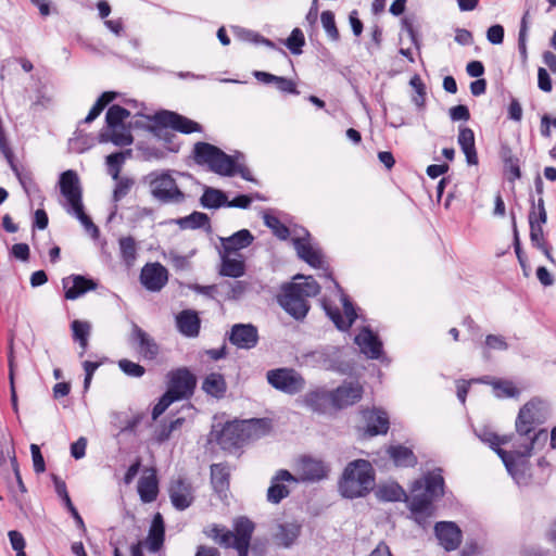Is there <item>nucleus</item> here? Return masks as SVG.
<instances>
[{
	"instance_id": "nucleus-1",
	"label": "nucleus",
	"mask_w": 556,
	"mask_h": 556,
	"mask_svg": "<svg viewBox=\"0 0 556 556\" xmlns=\"http://www.w3.org/2000/svg\"><path fill=\"white\" fill-rule=\"evenodd\" d=\"M192 156L198 165L206 166L208 170L219 176L230 177L239 174L248 181L253 180L251 170L245 165L237 164L232 156L212 143L203 141L194 143Z\"/></svg>"
},
{
	"instance_id": "nucleus-2",
	"label": "nucleus",
	"mask_w": 556,
	"mask_h": 556,
	"mask_svg": "<svg viewBox=\"0 0 556 556\" xmlns=\"http://www.w3.org/2000/svg\"><path fill=\"white\" fill-rule=\"evenodd\" d=\"M255 525L248 517H239L233 521V531L225 526L213 523L204 529V534L222 547H232L238 556H248Z\"/></svg>"
},
{
	"instance_id": "nucleus-3",
	"label": "nucleus",
	"mask_w": 556,
	"mask_h": 556,
	"mask_svg": "<svg viewBox=\"0 0 556 556\" xmlns=\"http://www.w3.org/2000/svg\"><path fill=\"white\" fill-rule=\"evenodd\" d=\"M375 485V471L366 459H356L346 465L339 481L343 497L357 498L367 495Z\"/></svg>"
},
{
	"instance_id": "nucleus-4",
	"label": "nucleus",
	"mask_w": 556,
	"mask_h": 556,
	"mask_svg": "<svg viewBox=\"0 0 556 556\" xmlns=\"http://www.w3.org/2000/svg\"><path fill=\"white\" fill-rule=\"evenodd\" d=\"M514 434L498 435L494 432H485L482 440L490 445V447L498 455L509 472H513L517 462L521 458H529L538 441L545 442L547 440V431L541 429L539 433L529 440L527 443H519L514 445L513 451H506L501 446L510 442Z\"/></svg>"
},
{
	"instance_id": "nucleus-5",
	"label": "nucleus",
	"mask_w": 556,
	"mask_h": 556,
	"mask_svg": "<svg viewBox=\"0 0 556 556\" xmlns=\"http://www.w3.org/2000/svg\"><path fill=\"white\" fill-rule=\"evenodd\" d=\"M268 429L266 419L235 420L227 422L219 435L218 444L225 450L238 448L252 438Z\"/></svg>"
},
{
	"instance_id": "nucleus-6",
	"label": "nucleus",
	"mask_w": 556,
	"mask_h": 556,
	"mask_svg": "<svg viewBox=\"0 0 556 556\" xmlns=\"http://www.w3.org/2000/svg\"><path fill=\"white\" fill-rule=\"evenodd\" d=\"M545 414L543 412L542 402L539 400H530L520 409L515 421L517 434L523 439L521 443H527L535 433V428L543 424Z\"/></svg>"
},
{
	"instance_id": "nucleus-7",
	"label": "nucleus",
	"mask_w": 556,
	"mask_h": 556,
	"mask_svg": "<svg viewBox=\"0 0 556 556\" xmlns=\"http://www.w3.org/2000/svg\"><path fill=\"white\" fill-rule=\"evenodd\" d=\"M266 379L274 389L289 395L302 392L306 384L304 377L295 369L289 367L268 370Z\"/></svg>"
},
{
	"instance_id": "nucleus-8",
	"label": "nucleus",
	"mask_w": 556,
	"mask_h": 556,
	"mask_svg": "<svg viewBox=\"0 0 556 556\" xmlns=\"http://www.w3.org/2000/svg\"><path fill=\"white\" fill-rule=\"evenodd\" d=\"M197 378L186 367L170 370L167 374V391L178 400L189 399L195 389Z\"/></svg>"
},
{
	"instance_id": "nucleus-9",
	"label": "nucleus",
	"mask_w": 556,
	"mask_h": 556,
	"mask_svg": "<svg viewBox=\"0 0 556 556\" xmlns=\"http://www.w3.org/2000/svg\"><path fill=\"white\" fill-rule=\"evenodd\" d=\"M152 119L157 127L172 128L186 135L203 131L201 124L173 111L156 112Z\"/></svg>"
},
{
	"instance_id": "nucleus-10",
	"label": "nucleus",
	"mask_w": 556,
	"mask_h": 556,
	"mask_svg": "<svg viewBox=\"0 0 556 556\" xmlns=\"http://www.w3.org/2000/svg\"><path fill=\"white\" fill-rule=\"evenodd\" d=\"M150 186L153 197L161 202L180 203L185 200V194L178 188L176 180L167 173L155 176Z\"/></svg>"
},
{
	"instance_id": "nucleus-11",
	"label": "nucleus",
	"mask_w": 556,
	"mask_h": 556,
	"mask_svg": "<svg viewBox=\"0 0 556 556\" xmlns=\"http://www.w3.org/2000/svg\"><path fill=\"white\" fill-rule=\"evenodd\" d=\"M299 288L289 283L283 288L282 294L279 296V304L283 309L295 319L304 318L309 309L307 299L299 291Z\"/></svg>"
},
{
	"instance_id": "nucleus-12",
	"label": "nucleus",
	"mask_w": 556,
	"mask_h": 556,
	"mask_svg": "<svg viewBox=\"0 0 556 556\" xmlns=\"http://www.w3.org/2000/svg\"><path fill=\"white\" fill-rule=\"evenodd\" d=\"M341 300L343 306V315L341 314V311L338 306L332 305L326 300L323 301V307L334 326L341 331H346L351 328L357 318V314L352 302L346 295H343Z\"/></svg>"
},
{
	"instance_id": "nucleus-13",
	"label": "nucleus",
	"mask_w": 556,
	"mask_h": 556,
	"mask_svg": "<svg viewBox=\"0 0 556 556\" xmlns=\"http://www.w3.org/2000/svg\"><path fill=\"white\" fill-rule=\"evenodd\" d=\"M364 394L363 386L357 381H345L331 391L332 408L343 409L359 402Z\"/></svg>"
},
{
	"instance_id": "nucleus-14",
	"label": "nucleus",
	"mask_w": 556,
	"mask_h": 556,
	"mask_svg": "<svg viewBox=\"0 0 556 556\" xmlns=\"http://www.w3.org/2000/svg\"><path fill=\"white\" fill-rule=\"evenodd\" d=\"M168 281V270L161 263H148L140 271V282L149 291H160Z\"/></svg>"
},
{
	"instance_id": "nucleus-15",
	"label": "nucleus",
	"mask_w": 556,
	"mask_h": 556,
	"mask_svg": "<svg viewBox=\"0 0 556 556\" xmlns=\"http://www.w3.org/2000/svg\"><path fill=\"white\" fill-rule=\"evenodd\" d=\"M168 493L173 506L178 510H185L194 500L192 484L186 478L172 480Z\"/></svg>"
},
{
	"instance_id": "nucleus-16",
	"label": "nucleus",
	"mask_w": 556,
	"mask_h": 556,
	"mask_svg": "<svg viewBox=\"0 0 556 556\" xmlns=\"http://www.w3.org/2000/svg\"><path fill=\"white\" fill-rule=\"evenodd\" d=\"M65 300H76L89 291L97 289L98 283L83 275L72 274L62 279Z\"/></svg>"
},
{
	"instance_id": "nucleus-17",
	"label": "nucleus",
	"mask_w": 556,
	"mask_h": 556,
	"mask_svg": "<svg viewBox=\"0 0 556 556\" xmlns=\"http://www.w3.org/2000/svg\"><path fill=\"white\" fill-rule=\"evenodd\" d=\"M229 342L238 349H253L258 342L257 328L251 324H236L231 327Z\"/></svg>"
},
{
	"instance_id": "nucleus-18",
	"label": "nucleus",
	"mask_w": 556,
	"mask_h": 556,
	"mask_svg": "<svg viewBox=\"0 0 556 556\" xmlns=\"http://www.w3.org/2000/svg\"><path fill=\"white\" fill-rule=\"evenodd\" d=\"M296 471L302 481H319L327 478L329 467L320 459L303 456L298 462Z\"/></svg>"
},
{
	"instance_id": "nucleus-19",
	"label": "nucleus",
	"mask_w": 556,
	"mask_h": 556,
	"mask_svg": "<svg viewBox=\"0 0 556 556\" xmlns=\"http://www.w3.org/2000/svg\"><path fill=\"white\" fill-rule=\"evenodd\" d=\"M59 184L60 191L62 195L67 200L71 207L77 206L78 204L83 203L81 187L76 172L68 169L62 173L60 176Z\"/></svg>"
},
{
	"instance_id": "nucleus-20",
	"label": "nucleus",
	"mask_w": 556,
	"mask_h": 556,
	"mask_svg": "<svg viewBox=\"0 0 556 556\" xmlns=\"http://www.w3.org/2000/svg\"><path fill=\"white\" fill-rule=\"evenodd\" d=\"M434 530L440 544L445 551L451 552L458 548L463 535L456 523L452 521H440L435 525Z\"/></svg>"
},
{
	"instance_id": "nucleus-21",
	"label": "nucleus",
	"mask_w": 556,
	"mask_h": 556,
	"mask_svg": "<svg viewBox=\"0 0 556 556\" xmlns=\"http://www.w3.org/2000/svg\"><path fill=\"white\" fill-rule=\"evenodd\" d=\"M131 340L137 344V351L144 359H155L160 353V346L155 340L138 325L134 324Z\"/></svg>"
},
{
	"instance_id": "nucleus-22",
	"label": "nucleus",
	"mask_w": 556,
	"mask_h": 556,
	"mask_svg": "<svg viewBox=\"0 0 556 556\" xmlns=\"http://www.w3.org/2000/svg\"><path fill=\"white\" fill-rule=\"evenodd\" d=\"M298 481L288 470L280 469L273 477L270 485L267 490V501L273 504H279L283 498L289 496L290 490L285 482Z\"/></svg>"
},
{
	"instance_id": "nucleus-23",
	"label": "nucleus",
	"mask_w": 556,
	"mask_h": 556,
	"mask_svg": "<svg viewBox=\"0 0 556 556\" xmlns=\"http://www.w3.org/2000/svg\"><path fill=\"white\" fill-rule=\"evenodd\" d=\"M424 484L421 480H416L413 484L412 495L409 498L408 507L414 515L417 516H429L432 510V500L424 491Z\"/></svg>"
},
{
	"instance_id": "nucleus-24",
	"label": "nucleus",
	"mask_w": 556,
	"mask_h": 556,
	"mask_svg": "<svg viewBox=\"0 0 556 556\" xmlns=\"http://www.w3.org/2000/svg\"><path fill=\"white\" fill-rule=\"evenodd\" d=\"M304 405L314 413L326 414L332 408L331 391L316 389L307 392L302 399Z\"/></svg>"
},
{
	"instance_id": "nucleus-25",
	"label": "nucleus",
	"mask_w": 556,
	"mask_h": 556,
	"mask_svg": "<svg viewBox=\"0 0 556 556\" xmlns=\"http://www.w3.org/2000/svg\"><path fill=\"white\" fill-rule=\"evenodd\" d=\"M176 326L185 337L195 338L200 333L201 320L195 311L184 309L176 316Z\"/></svg>"
},
{
	"instance_id": "nucleus-26",
	"label": "nucleus",
	"mask_w": 556,
	"mask_h": 556,
	"mask_svg": "<svg viewBox=\"0 0 556 556\" xmlns=\"http://www.w3.org/2000/svg\"><path fill=\"white\" fill-rule=\"evenodd\" d=\"M356 343L362 352L371 359H378L382 354V342L370 329L364 328L356 337Z\"/></svg>"
},
{
	"instance_id": "nucleus-27",
	"label": "nucleus",
	"mask_w": 556,
	"mask_h": 556,
	"mask_svg": "<svg viewBox=\"0 0 556 556\" xmlns=\"http://www.w3.org/2000/svg\"><path fill=\"white\" fill-rule=\"evenodd\" d=\"M211 483L219 497H226L230 486V469L225 463L211 466Z\"/></svg>"
},
{
	"instance_id": "nucleus-28",
	"label": "nucleus",
	"mask_w": 556,
	"mask_h": 556,
	"mask_svg": "<svg viewBox=\"0 0 556 556\" xmlns=\"http://www.w3.org/2000/svg\"><path fill=\"white\" fill-rule=\"evenodd\" d=\"M165 540V525L163 516L160 513H156L153 516L149 533L146 540L147 547L150 552L156 553L159 552L164 544Z\"/></svg>"
},
{
	"instance_id": "nucleus-29",
	"label": "nucleus",
	"mask_w": 556,
	"mask_h": 556,
	"mask_svg": "<svg viewBox=\"0 0 556 556\" xmlns=\"http://www.w3.org/2000/svg\"><path fill=\"white\" fill-rule=\"evenodd\" d=\"M254 240L253 235L248 229H241L228 238L222 239L223 253L238 255L239 251L248 248Z\"/></svg>"
},
{
	"instance_id": "nucleus-30",
	"label": "nucleus",
	"mask_w": 556,
	"mask_h": 556,
	"mask_svg": "<svg viewBox=\"0 0 556 556\" xmlns=\"http://www.w3.org/2000/svg\"><path fill=\"white\" fill-rule=\"evenodd\" d=\"M458 144L466 156V161L469 165L478 164V154L475 143V132L471 128L460 126L458 130Z\"/></svg>"
},
{
	"instance_id": "nucleus-31",
	"label": "nucleus",
	"mask_w": 556,
	"mask_h": 556,
	"mask_svg": "<svg viewBox=\"0 0 556 556\" xmlns=\"http://www.w3.org/2000/svg\"><path fill=\"white\" fill-rule=\"evenodd\" d=\"M294 248L301 260L306 262L314 268H320L323 265V255L316 250L308 240L303 238H296L293 240Z\"/></svg>"
},
{
	"instance_id": "nucleus-32",
	"label": "nucleus",
	"mask_w": 556,
	"mask_h": 556,
	"mask_svg": "<svg viewBox=\"0 0 556 556\" xmlns=\"http://www.w3.org/2000/svg\"><path fill=\"white\" fill-rule=\"evenodd\" d=\"M52 479H53L56 494L64 502V505L71 513L72 517L74 518V520L77 525V528L80 529L83 532H86L87 531L86 525L84 522L83 517L80 516V514L78 513V510L76 509V507L74 506V504L70 497V494H68L67 488H66V483L55 475L52 476Z\"/></svg>"
},
{
	"instance_id": "nucleus-33",
	"label": "nucleus",
	"mask_w": 556,
	"mask_h": 556,
	"mask_svg": "<svg viewBox=\"0 0 556 556\" xmlns=\"http://www.w3.org/2000/svg\"><path fill=\"white\" fill-rule=\"evenodd\" d=\"M72 338L79 344L78 356L83 357L89 346V337L91 333V324L86 320L75 319L71 323Z\"/></svg>"
},
{
	"instance_id": "nucleus-34",
	"label": "nucleus",
	"mask_w": 556,
	"mask_h": 556,
	"mask_svg": "<svg viewBox=\"0 0 556 556\" xmlns=\"http://www.w3.org/2000/svg\"><path fill=\"white\" fill-rule=\"evenodd\" d=\"M233 254L222 252L220 275L225 277L238 278L244 275L245 265L241 254L238 257H231Z\"/></svg>"
},
{
	"instance_id": "nucleus-35",
	"label": "nucleus",
	"mask_w": 556,
	"mask_h": 556,
	"mask_svg": "<svg viewBox=\"0 0 556 556\" xmlns=\"http://www.w3.org/2000/svg\"><path fill=\"white\" fill-rule=\"evenodd\" d=\"M109 130L99 135L100 142H112L117 147H127L134 142L130 128L125 125L118 128H109Z\"/></svg>"
},
{
	"instance_id": "nucleus-36",
	"label": "nucleus",
	"mask_w": 556,
	"mask_h": 556,
	"mask_svg": "<svg viewBox=\"0 0 556 556\" xmlns=\"http://www.w3.org/2000/svg\"><path fill=\"white\" fill-rule=\"evenodd\" d=\"M202 390L215 399L224 397L227 391L225 377L218 372L208 374L202 382Z\"/></svg>"
},
{
	"instance_id": "nucleus-37",
	"label": "nucleus",
	"mask_w": 556,
	"mask_h": 556,
	"mask_svg": "<svg viewBox=\"0 0 556 556\" xmlns=\"http://www.w3.org/2000/svg\"><path fill=\"white\" fill-rule=\"evenodd\" d=\"M138 493L143 503H151L159 494V481L154 471L141 477L138 482Z\"/></svg>"
},
{
	"instance_id": "nucleus-38",
	"label": "nucleus",
	"mask_w": 556,
	"mask_h": 556,
	"mask_svg": "<svg viewBox=\"0 0 556 556\" xmlns=\"http://www.w3.org/2000/svg\"><path fill=\"white\" fill-rule=\"evenodd\" d=\"M301 532V526L295 522H286L278 526L274 534L275 542L278 545L289 547L294 543Z\"/></svg>"
},
{
	"instance_id": "nucleus-39",
	"label": "nucleus",
	"mask_w": 556,
	"mask_h": 556,
	"mask_svg": "<svg viewBox=\"0 0 556 556\" xmlns=\"http://www.w3.org/2000/svg\"><path fill=\"white\" fill-rule=\"evenodd\" d=\"M530 226V241L533 248L540 250L548 261L554 262L552 255V247L548 244L544 231V225H536L533 222L529 224Z\"/></svg>"
},
{
	"instance_id": "nucleus-40",
	"label": "nucleus",
	"mask_w": 556,
	"mask_h": 556,
	"mask_svg": "<svg viewBox=\"0 0 556 556\" xmlns=\"http://www.w3.org/2000/svg\"><path fill=\"white\" fill-rule=\"evenodd\" d=\"M501 156L504 163V173L506 178L514 182L521 177V170L519 165V159L513 154L509 147H503Z\"/></svg>"
},
{
	"instance_id": "nucleus-41",
	"label": "nucleus",
	"mask_w": 556,
	"mask_h": 556,
	"mask_svg": "<svg viewBox=\"0 0 556 556\" xmlns=\"http://www.w3.org/2000/svg\"><path fill=\"white\" fill-rule=\"evenodd\" d=\"M422 491L432 500L444 495V478L440 472H429L422 482Z\"/></svg>"
},
{
	"instance_id": "nucleus-42",
	"label": "nucleus",
	"mask_w": 556,
	"mask_h": 556,
	"mask_svg": "<svg viewBox=\"0 0 556 556\" xmlns=\"http://www.w3.org/2000/svg\"><path fill=\"white\" fill-rule=\"evenodd\" d=\"M389 454L396 466L413 467L417 463L416 456L414 455L413 451L406 446H391L389 450Z\"/></svg>"
},
{
	"instance_id": "nucleus-43",
	"label": "nucleus",
	"mask_w": 556,
	"mask_h": 556,
	"mask_svg": "<svg viewBox=\"0 0 556 556\" xmlns=\"http://www.w3.org/2000/svg\"><path fill=\"white\" fill-rule=\"evenodd\" d=\"M389 430V418L386 413H371L368 417L367 433L370 437L386 434Z\"/></svg>"
},
{
	"instance_id": "nucleus-44",
	"label": "nucleus",
	"mask_w": 556,
	"mask_h": 556,
	"mask_svg": "<svg viewBox=\"0 0 556 556\" xmlns=\"http://www.w3.org/2000/svg\"><path fill=\"white\" fill-rule=\"evenodd\" d=\"M130 116V112L118 105L113 104L109 108L105 114V123L108 128H118L124 124L125 119H127Z\"/></svg>"
},
{
	"instance_id": "nucleus-45",
	"label": "nucleus",
	"mask_w": 556,
	"mask_h": 556,
	"mask_svg": "<svg viewBox=\"0 0 556 556\" xmlns=\"http://www.w3.org/2000/svg\"><path fill=\"white\" fill-rule=\"evenodd\" d=\"M201 205L206 208H218L227 203L226 194L214 188H206L200 199Z\"/></svg>"
},
{
	"instance_id": "nucleus-46",
	"label": "nucleus",
	"mask_w": 556,
	"mask_h": 556,
	"mask_svg": "<svg viewBox=\"0 0 556 556\" xmlns=\"http://www.w3.org/2000/svg\"><path fill=\"white\" fill-rule=\"evenodd\" d=\"M117 93L114 91H104L96 101V103L90 109L88 115L85 117L84 122L89 124L93 122L102 111L116 99Z\"/></svg>"
},
{
	"instance_id": "nucleus-47",
	"label": "nucleus",
	"mask_w": 556,
	"mask_h": 556,
	"mask_svg": "<svg viewBox=\"0 0 556 556\" xmlns=\"http://www.w3.org/2000/svg\"><path fill=\"white\" fill-rule=\"evenodd\" d=\"M9 165L27 194L39 190L30 170H21L14 160L9 162Z\"/></svg>"
},
{
	"instance_id": "nucleus-48",
	"label": "nucleus",
	"mask_w": 556,
	"mask_h": 556,
	"mask_svg": "<svg viewBox=\"0 0 556 556\" xmlns=\"http://www.w3.org/2000/svg\"><path fill=\"white\" fill-rule=\"evenodd\" d=\"M184 424H185L184 417L176 418V419L169 421L168 424H161L157 427V429L154 431V434H153L154 441L157 442L159 444L164 443L172 437V433L175 430L179 429Z\"/></svg>"
},
{
	"instance_id": "nucleus-49",
	"label": "nucleus",
	"mask_w": 556,
	"mask_h": 556,
	"mask_svg": "<svg viewBox=\"0 0 556 556\" xmlns=\"http://www.w3.org/2000/svg\"><path fill=\"white\" fill-rule=\"evenodd\" d=\"M121 257L128 265H132L137 256V243L136 240L128 236L122 237L118 240Z\"/></svg>"
},
{
	"instance_id": "nucleus-50",
	"label": "nucleus",
	"mask_w": 556,
	"mask_h": 556,
	"mask_svg": "<svg viewBox=\"0 0 556 556\" xmlns=\"http://www.w3.org/2000/svg\"><path fill=\"white\" fill-rule=\"evenodd\" d=\"M296 278L303 279L301 282H292V286L299 288V292L306 299L316 296L320 292L319 283L312 276H298Z\"/></svg>"
},
{
	"instance_id": "nucleus-51",
	"label": "nucleus",
	"mask_w": 556,
	"mask_h": 556,
	"mask_svg": "<svg viewBox=\"0 0 556 556\" xmlns=\"http://www.w3.org/2000/svg\"><path fill=\"white\" fill-rule=\"evenodd\" d=\"M129 153L130 151L115 152L106 156L108 172L113 179L121 177L123 164Z\"/></svg>"
},
{
	"instance_id": "nucleus-52",
	"label": "nucleus",
	"mask_w": 556,
	"mask_h": 556,
	"mask_svg": "<svg viewBox=\"0 0 556 556\" xmlns=\"http://www.w3.org/2000/svg\"><path fill=\"white\" fill-rule=\"evenodd\" d=\"M492 387L497 396L517 397L520 394V390L510 380L497 379L492 382Z\"/></svg>"
},
{
	"instance_id": "nucleus-53",
	"label": "nucleus",
	"mask_w": 556,
	"mask_h": 556,
	"mask_svg": "<svg viewBox=\"0 0 556 556\" xmlns=\"http://www.w3.org/2000/svg\"><path fill=\"white\" fill-rule=\"evenodd\" d=\"M529 224L533 222L536 225H545L547 222V212L543 198H539L538 202L532 201V206L528 215Z\"/></svg>"
},
{
	"instance_id": "nucleus-54",
	"label": "nucleus",
	"mask_w": 556,
	"mask_h": 556,
	"mask_svg": "<svg viewBox=\"0 0 556 556\" xmlns=\"http://www.w3.org/2000/svg\"><path fill=\"white\" fill-rule=\"evenodd\" d=\"M320 21L328 37L332 41H338L340 39V33L336 25L334 13L329 10L321 12Z\"/></svg>"
},
{
	"instance_id": "nucleus-55",
	"label": "nucleus",
	"mask_w": 556,
	"mask_h": 556,
	"mask_svg": "<svg viewBox=\"0 0 556 556\" xmlns=\"http://www.w3.org/2000/svg\"><path fill=\"white\" fill-rule=\"evenodd\" d=\"M264 222L277 238L286 240L290 236L289 228L277 216L266 214Z\"/></svg>"
},
{
	"instance_id": "nucleus-56",
	"label": "nucleus",
	"mask_w": 556,
	"mask_h": 556,
	"mask_svg": "<svg viewBox=\"0 0 556 556\" xmlns=\"http://www.w3.org/2000/svg\"><path fill=\"white\" fill-rule=\"evenodd\" d=\"M116 181L115 188L113 190V201L118 202L123 198H125L131 190L135 185V180L129 177H118V179H114Z\"/></svg>"
},
{
	"instance_id": "nucleus-57",
	"label": "nucleus",
	"mask_w": 556,
	"mask_h": 556,
	"mask_svg": "<svg viewBox=\"0 0 556 556\" xmlns=\"http://www.w3.org/2000/svg\"><path fill=\"white\" fill-rule=\"evenodd\" d=\"M305 45V37L300 28H294L286 40V46L293 54L302 53V48Z\"/></svg>"
},
{
	"instance_id": "nucleus-58",
	"label": "nucleus",
	"mask_w": 556,
	"mask_h": 556,
	"mask_svg": "<svg viewBox=\"0 0 556 556\" xmlns=\"http://www.w3.org/2000/svg\"><path fill=\"white\" fill-rule=\"evenodd\" d=\"M119 369L129 377L140 378L144 375L146 369L138 363L129 361L127 358H122L118 361Z\"/></svg>"
},
{
	"instance_id": "nucleus-59",
	"label": "nucleus",
	"mask_w": 556,
	"mask_h": 556,
	"mask_svg": "<svg viewBox=\"0 0 556 556\" xmlns=\"http://www.w3.org/2000/svg\"><path fill=\"white\" fill-rule=\"evenodd\" d=\"M410 86L415 90V94L413 96V102L421 108L426 102V86L419 75H415L410 79Z\"/></svg>"
},
{
	"instance_id": "nucleus-60",
	"label": "nucleus",
	"mask_w": 556,
	"mask_h": 556,
	"mask_svg": "<svg viewBox=\"0 0 556 556\" xmlns=\"http://www.w3.org/2000/svg\"><path fill=\"white\" fill-rule=\"evenodd\" d=\"M178 401L172 392H166L160 397L152 409V419L156 420L174 402Z\"/></svg>"
},
{
	"instance_id": "nucleus-61",
	"label": "nucleus",
	"mask_w": 556,
	"mask_h": 556,
	"mask_svg": "<svg viewBox=\"0 0 556 556\" xmlns=\"http://www.w3.org/2000/svg\"><path fill=\"white\" fill-rule=\"evenodd\" d=\"M528 18L529 11H527L520 23L519 36H518V49L523 60L527 59V34H528Z\"/></svg>"
},
{
	"instance_id": "nucleus-62",
	"label": "nucleus",
	"mask_w": 556,
	"mask_h": 556,
	"mask_svg": "<svg viewBox=\"0 0 556 556\" xmlns=\"http://www.w3.org/2000/svg\"><path fill=\"white\" fill-rule=\"evenodd\" d=\"M510 217H511V226H513V232H514V249H515V253H516V256L518 258L519 264L521 265V267L525 268L526 267V256H525V253L521 250L519 231H518V228H517L516 215H515L514 212L510 213Z\"/></svg>"
},
{
	"instance_id": "nucleus-63",
	"label": "nucleus",
	"mask_w": 556,
	"mask_h": 556,
	"mask_svg": "<svg viewBox=\"0 0 556 556\" xmlns=\"http://www.w3.org/2000/svg\"><path fill=\"white\" fill-rule=\"evenodd\" d=\"M484 345L488 350L506 351L508 349L506 339L500 334H488Z\"/></svg>"
},
{
	"instance_id": "nucleus-64",
	"label": "nucleus",
	"mask_w": 556,
	"mask_h": 556,
	"mask_svg": "<svg viewBox=\"0 0 556 556\" xmlns=\"http://www.w3.org/2000/svg\"><path fill=\"white\" fill-rule=\"evenodd\" d=\"M7 458L15 462V452L11 440L0 438V466L7 463Z\"/></svg>"
}]
</instances>
